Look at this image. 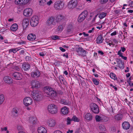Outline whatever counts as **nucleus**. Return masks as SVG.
<instances>
[{"label":"nucleus","instance_id":"cd10ccee","mask_svg":"<svg viewBox=\"0 0 133 133\" xmlns=\"http://www.w3.org/2000/svg\"><path fill=\"white\" fill-rule=\"evenodd\" d=\"M62 113L64 115H66L68 112V109L66 107H64L61 109Z\"/></svg>","mask_w":133,"mask_h":133},{"label":"nucleus","instance_id":"f03ea898","mask_svg":"<svg viewBox=\"0 0 133 133\" xmlns=\"http://www.w3.org/2000/svg\"><path fill=\"white\" fill-rule=\"evenodd\" d=\"M32 94V97L36 101H39L42 99V95L41 92L38 90H34Z\"/></svg>","mask_w":133,"mask_h":133},{"label":"nucleus","instance_id":"473e14b6","mask_svg":"<svg viewBox=\"0 0 133 133\" xmlns=\"http://www.w3.org/2000/svg\"><path fill=\"white\" fill-rule=\"evenodd\" d=\"M107 14V13H104L102 12L99 15L98 17L100 19H102L104 18L105 16H106Z\"/></svg>","mask_w":133,"mask_h":133},{"label":"nucleus","instance_id":"69168bd1","mask_svg":"<svg viewBox=\"0 0 133 133\" xmlns=\"http://www.w3.org/2000/svg\"><path fill=\"white\" fill-rule=\"evenodd\" d=\"M118 54L121 57V56H122V53L121 52V50H120L118 51Z\"/></svg>","mask_w":133,"mask_h":133},{"label":"nucleus","instance_id":"7ed1b4c3","mask_svg":"<svg viewBox=\"0 0 133 133\" xmlns=\"http://www.w3.org/2000/svg\"><path fill=\"white\" fill-rule=\"evenodd\" d=\"M47 109L49 112L51 114H55L57 112V107L54 104L49 105Z\"/></svg>","mask_w":133,"mask_h":133},{"label":"nucleus","instance_id":"a878e982","mask_svg":"<svg viewBox=\"0 0 133 133\" xmlns=\"http://www.w3.org/2000/svg\"><path fill=\"white\" fill-rule=\"evenodd\" d=\"M29 122L32 124H35L37 121L36 118L35 117H31L29 118Z\"/></svg>","mask_w":133,"mask_h":133},{"label":"nucleus","instance_id":"9b49d317","mask_svg":"<svg viewBox=\"0 0 133 133\" xmlns=\"http://www.w3.org/2000/svg\"><path fill=\"white\" fill-rule=\"evenodd\" d=\"M32 10L30 8L26 9L24 10L23 12V15L25 16H29L32 14Z\"/></svg>","mask_w":133,"mask_h":133},{"label":"nucleus","instance_id":"864d4df0","mask_svg":"<svg viewBox=\"0 0 133 133\" xmlns=\"http://www.w3.org/2000/svg\"><path fill=\"white\" fill-rule=\"evenodd\" d=\"M31 59V58L29 56H26L25 57V60L26 61H29Z\"/></svg>","mask_w":133,"mask_h":133},{"label":"nucleus","instance_id":"680f3d73","mask_svg":"<svg viewBox=\"0 0 133 133\" xmlns=\"http://www.w3.org/2000/svg\"><path fill=\"white\" fill-rule=\"evenodd\" d=\"M1 129L2 131L3 130L6 131L7 130V128L6 127H5L3 128H2Z\"/></svg>","mask_w":133,"mask_h":133},{"label":"nucleus","instance_id":"a211bd4d","mask_svg":"<svg viewBox=\"0 0 133 133\" xmlns=\"http://www.w3.org/2000/svg\"><path fill=\"white\" fill-rule=\"evenodd\" d=\"M122 126L124 129L127 130L130 127V124L129 122L125 121L122 123Z\"/></svg>","mask_w":133,"mask_h":133},{"label":"nucleus","instance_id":"f3484780","mask_svg":"<svg viewBox=\"0 0 133 133\" xmlns=\"http://www.w3.org/2000/svg\"><path fill=\"white\" fill-rule=\"evenodd\" d=\"M29 0H15V4H25L28 3Z\"/></svg>","mask_w":133,"mask_h":133},{"label":"nucleus","instance_id":"4d7b16f0","mask_svg":"<svg viewBox=\"0 0 133 133\" xmlns=\"http://www.w3.org/2000/svg\"><path fill=\"white\" fill-rule=\"evenodd\" d=\"M52 3V2L51 0H50L49 2H47L46 4L49 5H50Z\"/></svg>","mask_w":133,"mask_h":133},{"label":"nucleus","instance_id":"a19ab883","mask_svg":"<svg viewBox=\"0 0 133 133\" xmlns=\"http://www.w3.org/2000/svg\"><path fill=\"white\" fill-rule=\"evenodd\" d=\"M73 29V26L71 25H69L68 27L67 31L68 32L71 31Z\"/></svg>","mask_w":133,"mask_h":133},{"label":"nucleus","instance_id":"c756f323","mask_svg":"<svg viewBox=\"0 0 133 133\" xmlns=\"http://www.w3.org/2000/svg\"><path fill=\"white\" fill-rule=\"evenodd\" d=\"M65 19V17L61 15H58L57 16L56 18L57 21L58 22L64 20Z\"/></svg>","mask_w":133,"mask_h":133},{"label":"nucleus","instance_id":"dca6fc26","mask_svg":"<svg viewBox=\"0 0 133 133\" xmlns=\"http://www.w3.org/2000/svg\"><path fill=\"white\" fill-rule=\"evenodd\" d=\"M29 20L27 18L24 19L22 22V26L24 30L29 25Z\"/></svg>","mask_w":133,"mask_h":133},{"label":"nucleus","instance_id":"338daca9","mask_svg":"<svg viewBox=\"0 0 133 133\" xmlns=\"http://www.w3.org/2000/svg\"><path fill=\"white\" fill-rule=\"evenodd\" d=\"M113 41L115 44H117L118 43V41L115 39H114Z\"/></svg>","mask_w":133,"mask_h":133},{"label":"nucleus","instance_id":"e433bc0d","mask_svg":"<svg viewBox=\"0 0 133 133\" xmlns=\"http://www.w3.org/2000/svg\"><path fill=\"white\" fill-rule=\"evenodd\" d=\"M110 77L111 78L114 79H117V78L116 75L112 72L110 73Z\"/></svg>","mask_w":133,"mask_h":133},{"label":"nucleus","instance_id":"f8f14e48","mask_svg":"<svg viewBox=\"0 0 133 133\" xmlns=\"http://www.w3.org/2000/svg\"><path fill=\"white\" fill-rule=\"evenodd\" d=\"M32 101L31 98L29 97H26L23 100L24 104L26 106H28L31 104Z\"/></svg>","mask_w":133,"mask_h":133},{"label":"nucleus","instance_id":"603ef678","mask_svg":"<svg viewBox=\"0 0 133 133\" xmlns=\"http://www.w3.org/2000/svg\"><path fill=\"white\" fill-rule=\"evenodd\" d=\"M108 0H101V4H103L107 3Z\"/></svg>","mask_w":133,"mask_h":133},{"label":"nucleus","instance_id":"4468645a","mask_svg":"<svg viewBox=\"0 0 133 133\" xmlns=\"http://www.w3.org/2000/svg\"><path fill=\"white\" fill-rule=\"evenodd\" d=\"M55 18L52 17H50L46 21V24L48 25H51L55 24Z\"/></svg>","mask_w":133,"mask_h":133},{"label":"nucleus","instance_id":"ea45409f","mask_svg":"<svg viewBox=\"0 0 133 133\" xmlns=\"http://www.w3.org/2000/svg\"><path fill=\"white\" fill-rule=\"evenodd\" d=\"M61 103L62 104L66 105L68 104V101L67 100L64 99H62L61 100Z\"/></svg>","mask_w":133,"mask_h":133},{"label":"nucleus","instance_id":"393cba45","mask_svg":"<svg viewBox=\"0 0 133 133\" xmlns=\"http://www.w3.org/2000/svg\"><path fill=\"white\" fill-rule=\"evenodd\" d=\"M38 131L39 133H46L47 131L45 128L43 127H39L38 129Z\"/></svg>","mask_w":133,"mask_h":133},{"label":"nucleus","instance_id":"20e7f679","mask_svg":"<svg viewBox=\"0 0 133 133\" xmlns=\"http://www.w3.org/2000/svg\"><path fill=\"white\" fill-rule=\"evenodd\" d=\"M39 21V18L37 16H33L30 20V24L31 26L32 27H35L38 25Z\"/></svg>","mask_w":133,"mask_h":133},{"label":"nucleus","instance_id":"0e129e2a","mask_svg":"<svg viewBox=\"0 0 133 133\" xmlns=\"http://www.w3.org/2000/svg\"><path fill=\"white\" fill-rule=\"evenodd\" d=\"M116 34H117V32L116 31H115L114 32L112 33L111 34V35L112 36H114V35H116Z\"/></svg>","mask_w":133,"mask_h":133},{"label":"nucleus","instance_id":"aec40b11","mask_svg":"<svg viewBox=\"0 0 133 133\" xmlns=\"http://www.w3.org/2000/svg\"><path fill=\"white\" fill-rule=\"evenodd\" d=\"M36 38V35L33 34H29L27 36L28 39L30 41H33L35 40Z\"/></svg>","mask_w":133,"mask_h":133},{"label":"nucleus","instance_id":"774afa93","mask_svg":"<svg viewBox=\"0 0 133 133\" xmlns=\"http://www.w3.org/2000/svg\"><path fill=\"white\" fill-rule=\"evenodd\" d=\"M83 34L85 37H87L89 36V34H86L85 32H83Z\"/></svg>","mask_w":133,"mask_h":133},{"label":"nucleus","instance_id":"c9c22d12","mask_svg":"<svg viewBox=\"0 0 133 133\" xmlns=\"http://www.w3.org/2000/svg\"><path fill=\"white\" fill-rule=\"evenodd\" d=\"M95 118L96 122H101L102 117H100L99 116L97 115H96L95 116Z\"/></svg>","mask_w":133,"mask_h":133},{"label":"nucleus","instance_id":"2eb2a0df","mask_svg":"<svg viewBox=\"0 0 133 133\" xmlns=\"http://www.w3.org/2000/svg\"><path fill=\"white\" fill-rule=\"evenodd\" d=\"M33 88H38L40 86V84L39 82L37 81L34 80L32 81L31 83Z\"/></svg>","mask_w":133,"mask_h":133},{"label":"nucleus","instance_id":"5fc2aeb1","mask_svg":"<svg viewBox=\"0 0 133 133\" xmlns=\"http://www.w3.org/2000/svg\"><path fill=\"white\" fill-rule=\"evenodd\" d=\"M9 52H13L14 53H15L16 51V50H15V49H10V50H9Z\"/></svg>","mask_w":133,"mask_h":133},{"label":"nucleus","instance_id":"c85d7f7f","mask_svg":"<svg viewBox=\"0 0 133 133\" xmlns=\"http://www.w3.org/2000/svg\"><path fill=\"white\" fill-rule=\"evenodd\" d=\"M18 28V25L17 24L15 23L11 26L10 29L12 31H15Z\"/></svg>","mask_w":133,"mask_h":133},{"label":"nucleus","instance_id":"2f4dec72","mask_svg":"<svg viewBox=\"0 0 133 133\" xmlns=\"http://www.w3.org/2000/svg\"><path fill=\"white\" fill-rule=\"evenodd\" d=\"M97 42L98 43H101L102 42V35H100L97 38Z\"/></svg>","mask_w":133,"mask_h":133},{"label":"nucleus","instance_id":"5701e85b","mask_svg":"<svg viewBox=\"0 0 133 133\" xmlns=\"http://www.w3.org/2000/svg\"><path fill=\"white\" fill-rule=\"evenodd\" d=\"M20 112V110L17 108H15L12 110V114L15 115L16 116H17Z\"/></svg>","mask_w":133,"mask_h":133},{"label":"nucleus","instance_id":"9d476101","mask_svg":"<svg viewBox=\"0 0 133 133\" xmlns=\"http://www.w3.org/2000/svg\"><path fill=\"white\" fill-rule=\"evenodd\" d=\"M76 51L78 54L79 55L84 56L86 55V51L82 48H78L77 49Z\"/></svg>","mask_w":133,"mask_h":133},{"label":"nucleus","instance_id":"6e6552de","mask_svg":"<svg viewBox=\"0 0 133 133\" xmlns=\"http://www.w3.org/2000/svg\"><path fill=\"white\" fill-rule=\"evenodd\" d=\"M12 78L15 79L21 80L22 78V74L19 72H15L13 74H11Z\"/></svg>","mask_w":133,"mask_h":133},{"label":"nucleus","instance_id":"7c9ffc66","mask_svg":"<svg viewBox=\"0 0 133 133\" xmlns=\"http://www.w3.org/2000/svg\"><path fill=\"white\" fill-rule=\"evenodd\" d=\"M123 117V115L121 114H119L116 115L115 117V119L118 121L121 119Z\"/></svg>","mask_w":133,"mask_h":133},{"label":"nucleus","instance_id":"de8ad7c7","mask_svg":"<svg viewBox=\"0 0 133 133\" xmlns=\"http://www.w3.org/2000/svg\"><path fill=\"white\" fill-rule=\"evenodd\" d=\"M72 121L70 117H68L67 119V124L68 125L70 124L71 123V122Z\"/></svg>","mask_w":133,"mask_h":133},{"label":"nucleus","instance_id":"f257e3e1","mask_svg":"<svg viewBox=\"0 0 133 133\" xmlns=\"http://www.w3.org/2000/svg\"><path fill=\"white\" fill-rule=\"evenodd\" d=\"M45 91L46 94L49 96L54 98L57 94V92L55 89L48 86L45 87Z\"/></svg>","mask_w":133,"mask_h":133},{"label":"nucleus","instance_id":"49530a36","mask_svg":"<svg viewBox=\"0 0 133 133\" xmlns=\"http://www.w3.org/2000/svg\"><path fill=\"white\" fill-rule=\"evenodd\" d=\"M99 129L100 130L102 131H104L105 130V127L102 125H100L99 126Z\"/></svg>","mask_w":133,"mask_h":133},{"label":"nucleus","instance_id":"4be33fe9","mask_svg":"<svg viewBox=\"0 0 133 133\" xmlns=\"http://www.w3.org/2000/svg\"><path fill=\"white\" fill-rule=\"evenodd\" d=\"M116 61L118 64V66L120 69H123L124 68V64L122 62V60L120 59H117Z\"/></svg>","mask_w":133,"mask_h":133},{"label":"nucleus","instance_id":"052dcab7","mask_svg":"<svg viewBox=\"0 0 133 133\" xmlns=\"http://www.w3.org/2000/svg\"><path fill=\"white\" fill-rule=\"evenodd\" d=\"M14 69L18 71H19L20 70V68L19 67L16 66L14 67Z\"/></svg>","mask_w":133,"mask_h":133},{"label":"nucleus","instance_id":"6ab92c4d","mask_svg":"<svg viewBox=\"0 0 133 133\" xmlns=\"http://www.w3.org/2000/svg\"><path fill=\"white\" fill-rule=\"evenodd\" d=\"M3 80L5 83L7 84H10L12 83V78L9 76H5Z\"/></svg>","mask_w":133,"mask_h":133},{"label":"nucleus","instance_id":"72a5a7b5","mask_svg":"<svg viewBox=\"0 0 133 133\" xmlns=\"http://www.w3.org/2000/svg\"><path fill=\"white\" fill-rule=\"evenodd\" d=\"M49 0H39V4L40 5H44Z\"/></svg>","mask_w":133,"mask_h":133},{"label":"nucleus","instance_id":"0eeeda50","mask_svg":"<svg viewBox=\"0 0 133 133\" xmlns=\"http://www.w3.org/2000/svg\"><path fill=\"white\" fill-rule=\"evenodd\" d=\"M90 107L91 111L94 113L97 114L99 112L98 106L94 103H91L90 105Z\"/></svg>","mask_w":133,"mask_h":133},{"label":"nucleus","instance_id":"79ce46f5","mask_svg":"<svg viewBox=\"0 0 133 133\" xmlns=\"http://www.w3.org/2000/svg\"><path fill=\"white\" fill-rule=\"evenodd\" d=\"M108 118L106 117H102L101 122H107L108 121Z\"/></svg>","mask_w":133,"mask_h":133},{"label":"nucleus","instance_id":"58836bf2","mask_svg":"<svg viewBox=\"0 0 133 133\" xmlns=\"http://www.w3.org/2000/svg\"><path fill=\"white\" fill-rule=\"evenodd\" d=\"M59 78L61 83L62 84H64V82H65V79L62 76H59Z\"/></svg>","mask_w":133,"mask_h":133},{"label":"nucleus","instance_id":"b1692460","mask_svg":"<svg viewBox=\"0 0 133 133\" xmlns=\"http://www.w3.org/2000/svg\"><path fill=\"white\" fill-rule=\"evenodd\" d=\"M85 119L88 121H91L92 119V115L89 113H87L85 115Z\"/></svg>","mask_w":133,"mask_h":133},{"label":"nucleus","instance_id":"f704fd0d","mask_svg":"<svg viewBox=\"0 0 133 133\" xmlns=\"http://www.w3.org/2000/svg\"><path fill=\"white\" fill-rule=\"evenodd\" d=\"M5 100V98L3 94L0 95V105L2 104Z\"/></svg>","mask_w":133,"mask_h":133},{"label":"nucleus","instance_id":"8fccbe9b","mask_svg":"<svg viewBox=\"0 0 133 133\" xmlns=\"http://www.w3.org/2000/svg\"><path fill=\"white\" fill-rule=\"evenodd\" d=\"M130 78H129V80L127 81V82L128 83L129 85L131 87H133V83H131L130 81Z\"/></svg>","mask_w":133,"mask_h":133},{"label":"nucleus","instance_id":"c03bdc74","mask_svg":"<svg viewBox=\"0 0 133 133\" xmlns=\"http://www.w3.org/2000/svg\"><path fill=\"white\" fill-rule=\"evenodd\" d=\"M51 38L54 40H56L59 39V37L57 35L52 36H51Z\"/></svg>","mask_w":133,"mask_h":133},{"label":"nucleus","instance_id":"423d86ee","mask_svg":"<svg viewBox=\"0 0 133 133\" xmlns=\"http://www.w3.org/2000/svg\"><path fill=\"white\" fill-rule=\"evenodd\" d=\"M64 6V3L60 1L56 2L54 4V7L57 10H61L63 8Z\"/></svg>","mask_w":133,"mask_h":133},{"label":"nucleus","instance_id":"3c124183","mask_svg":"<svg viewBox=\"0 0 133 133\" xmlns=\"http://www.w3.org/2000/svg\"><path fill=\"white\" fill-rule=\"evenodd\" d=\"M21 49L19 50L20 51L19 52V54H23L24 52V50L23 49Z\"/></svg>","mask_w":133,"mask_h":133},{"label":"nucleus","instance_id":"412c9836","mask_svg":"<svg viewBox=\"0 0 133 133\" xmlns=\"http://www.w3.org/2000/svg\"><path fill=\"white\" fill-rule=\"evenodd\" d=\"M30 68V65L27 63H24L22 64V68L25 71L29 70Z\"/></svg>","mask_w":133,"mask_h":133},{"label":"nucleus","instance_id":"bb28decb","mask_svg":"<svg viewBox=\"0 0 133 133\" xmlns=\"http://www.w3.org/2000/svg\"><path fill=\"white\" fill-rule=\"evenodd\" d=\"M40 73L39 71L34 72L31 73V76L33 77H38L40 75Z\"/></svg>","mask_w":133,"mask_h":133},{"label":"nucleus","instance_id":"39448f33","mask_svg":"<svg viewBox=\"0 0 133 133\" xmlns=\"http://www.w3.org/2000/svg\"><path fill=\"white\" fill-rule=\"evenodd\" d=\"M88 12L87 11H84L79 15L78 19V22H81L83 21L88 15Z\"/></svg>","mask_w":133,"mask_h":133},{"label":"nucleus","instance_id":"ddd939ff","mask_svg":"<svg viewBox=\"0 0 133 133\" xmlns=\"http://www.w3.org/2000/svg\"><path fill=\"white\" fill-rule=\"evenodd\" d=\"M47 124L50 127H53L55 125L56 122L53 119L50 118L48 120Z\"/></svg>","mask_w":133,"mask_h":133},{"label":"nucleus","instance_id":"bf43d9fd","mask_svg":"<svg viewBox=\"0 0 133 133\" xmlns=\"http://www.w3.org/2000/svg\"><path fill=\"white\" fill-rule=\"evenodd\" d=\"M53 133H62V132L59 130H57L54 131Z\"/></svg>","mask_w":133,"mask_h":133},{"label":"nucleus","instance_id":"4c0bfd02","mask_svg":"<svg viewBox=\"0 0 133 133\" xmlns=\"http://www.w3.org/2000/svg\"><path fill=\"white\" fill-rule=\"evenodd\" d=\"M72 121H73L74 122H79L80 121V120L79 119H78V118L76 117V116H74L71 119Z\"/></svg>","mask_w":133,"mask_h":133},{"label":"nucleus","instance_id":"13d9d810","mask_svg":"<svg viewBox=\"0 0 133 133\" xmlns=\"http://www.w3.org/2000/svg\"><path fill=\"white\" fill-rule=\"evenodd\" d=\"M110 85L111 87H112L113 88H114V89L116 90H117V88L114 85H112V84H111Z\"/></svg>","mask_w":133,"mask_h":133},{"label":"nucleus","instance_id":"09e8293b","mask_svg":"<svg viewBox=\"0 0 133 133\" xmlns=\"http://www.w3.org/2000/svg\"><path fill=\"white\" fill-rule=\"evenodd\" d=\"M63 26L62 25H60L58 26L57 28L58 30L59 31H61L63 30Z\"/></svg>","mask_w":133,"mask_h":133},{"label":"nucleus","instance_id":"e2e57ef3","mask_svg":"<svg viewBox=\"0 0 133 133\" xmlns=\"http://www.w3.org/2000/svg\"><path fill=\"white\" fill-rule=\"evenodd\" d=\"M59 48L60 50L63 52H65V49H64L62 47H60Z\"/></svg>","mask_w":133,"mask_h":133},{"label":"nucleus","instance_id":"6e6d98bb","mask_svg":"<svg viewBox=\"0 0 133 133\" xmlns=\"http://www.w3.org/2000/svg\"><path fill=\"white\" fill-rule=\"evenodd\" d=\"M80 132V129L79 128H78L76 129L75 133H79Z\"/></svg>","mask_w":133,"mask_h":133},{"label":"nucleus","instance_id":"1a4fd4ad","mask_svg":"<svg viewBox=\"0 0 133 133\" xmlns=\"http://www.w3.org/2000/svg\"><path fill=\"white\" fill-rule=\"evenodd\" d=\"M77 0H71L68 5V7L70 9H73L77 6Z\"/></svg>","mask_w":133,"mask_h":133},{"label":"nucleus","instance_id":"a18cd8bd","mask_svg":"<svg viewBox=\"0 0 133 133\" xmlns=\"http://www.w3.org/2000/svg\"><path fill=\"white\" fill-rule=\"evenodd\" d=\"M93 81L95 85H97L98 84L99 82L97 81L95 78H93Z\"/></svg>","mask_w":133,"mask_h":133},{"label":"nucleus","instance_id":"37998d69","mask_svg":"<svg viewBox=\"0 0 133 133\" xmlns=\"http://www.w3.org/2000/svg\"><path fill=\"white\" fill-rule=\"evenodd\" d=\"M24 128L21 125H18L17 126V129L19 131H23Z\"/></svg>","mask_w":133,"mask_h":133}]
</instances>
